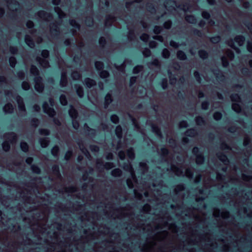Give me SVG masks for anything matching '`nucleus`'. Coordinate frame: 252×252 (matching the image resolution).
<instances>
[{
	"label": "nucleus",
	"instance_id": "1",
	"mask_svg": "<svg viewBox=\"0 0 252 252\" xmlns=\"http://www.w3.org/2000/svg\"><path fill=\"white\" fill-rule=\"evenodd\" d=\"M172 170L178 176H186L189 178H191L192 176V173L190 169L185 170L183 168L173 167Z\"/></svg>",
	"mask_w": 252,
	"mask_h": 252
},
{
	"label": "nucleus",
	"instance_id": "2",
	"mask_svg": "<svg viewBox=\"0 0 252 252\" xmlns=\"http://www.w3.org/2000/svg\"><path fill=\"white\" fill-rule=\"evenodd\" d=\"M41 55L43 57V59H37V61L39 62V63L41 64V65L43 67H47L49 66V63L48 61L46 60V58H47L48 57V51L47 50H43L42 52Z\"/></svg>",
	"mask_w": 252,
	"mask_h": 252
},
{
	"label": "nucleus",
	"instance_id": "3",
	"mask_svg": "<svg viewBox=\"0 0 252 252\" xmlns=\"http://www.w3.org/2000/svg\"><path fill=\"white\" fill-rule=\"evenodd\" d=\"M41 78L39 77H36L34 78L35 89L38 92H41L43 89V86L41 83Z\"/></svg>",
	"mask_w": 252,
	"mask_h": 252
},
{
	"label": "nucleus",
	"instance_id": "4",
	"mask_svg": "<svg viewBox=\"0 0 252 252\" xmlns=\"http://www.w3.org/2000/svg\"><path fill=\"white\" fill-rule=\"evenodd\" d=\"M43 109L44 112L50 116L53 117L55 114L54 110L50 107H48V104L46 102L43 105Z\"/></svg>",
	"mask_w": 252,
	"mask_h": 252
},
{
	"label": "nucleus",
	"instance_id": "5",
	"mask_svg": "<svg viewBox=\"0 0 252 252\" xmlns=\"http://www.w3.org/2000/svg\"><path fill=\"white\" fill-rule=\"evenodd\" d=\"M16 100L18 104V107H19V110L21 111H22L23 112H25V106H24V105L23 103L22 98L20 96H18L16 97Z\"/></svg>",
	"mask_w": 252,
	"mask_h": 252
},
{
	"label": "nucleus",
	"instance_id": "6",
	"mask_svg": "<svg viewBox=\"0 0 252 252\" xmlns=\"http://www.w3.org/2000/svg\"><path fill=\"white\" fill-rule=\"evenodd\" d=\"M3 111L5 113H11L13 111V106L10 104L5 105L3 107Z\"/></svg>",
	"mask_w": 252,
	"mask_h": 252
},
{
	"label": "nucleus",
	"instance_id": "7",
	"mask_svg": "<svg viewBox=\"0 0 252 252\" xmlns=\"http://www.w3.org/2000/svg\"><path fill=\"white\" fill-rule=\"evenodd\" d=\"M85 84L88 88H91L95 84V82L90 78H87L85 80Z\"/></svg>",
	"mask_w": 252,
	"mask_h": 252
},
{
	"label": "nucleus",
	"instance_id": "8",
	"mask_svg": "<svg viewBox=\"0 0 252 252\" xmlns=\"http://www.w3.org/2000/svg\"><path fill=\"white\" fill-rule=\"evenodd\" d=\"M175 2L171 0H168L165 3V7L166 9L171 10L170 7H173L174 8Z\"/></svg>",
	"mask_w": 252,
	"mask_h": 252
},
{
	"label": "nucleus",
	"instance_id": "9",
	"mask_svg": "<svg viewBox=\"0 0 252 252\" xmlns=\"http://www.w3.org/2000/svg\"><path fill=\"white\" fill-rule=\"evenodd\" d=\"M69 114L72 119H75L77 117V112L72 106L70 107L69 110Z\"/></svg>",
	"mask_w": 252,
	"mask_h": 252
},
{
	"label": "nucleus",
	"instance_id": "10",
	"mask_svg": "<svg viewBox=\"0 0 252 252\" xmlns=\"http://www.w3.org/2000/svg\"><path fill=\"white\" fill-rule=\"evenodd\" d=\"M235 41L237 42L239 46H241L243 44L245 38L242 36H238L235 38Z\"/></svg>",
	"mask_w": 252,
	"mask_h": 252
},
{
	"label": "nucleus",
	"instance_id": "11",
	"mask_svg": "<svg viewBox=\"0 0 252 252\" xmlns=\"http://www.w3.org/2000/svg\"><path fill=\"white\" fill-rule=\"evenodd\" d=\"M25 42L30 47L32 48L34 46V44L32 40L31 37L29 35H26L25 37Z\"/></svg>",
	"mask_w": 252,
	"mask_h": 252
},
{
	"label": "nucleus",
	"instance_id": "12",
	"mask_svg": "<svg viewBox=\"0 0 252 252\" xmlns=\"http://www.w3.org/2000/svg\"><path fill=\"white\" fill-rule=\"evenodd\" d=\"M124 169L126 170H127L129 172L131 177L134 181H135V178L134 176L133 171L132 168V167L130 165H127L126 166H124Z\"/></svg>",
	"mask_w": 252,
	"mask_h": 252
},
{
	"label": "nucleus",
	"instance_id": "13",
	"mask_svg": "<svg viewBox=\"0 0 252 252\" xmlns=\"http://www.w3.org/2000/svg\"><path fill=\"white\" fill-rule=\"evenodd\" d=\"M67 83V79L66 76L63 74H62L61 79L60 81V85L62 87H64Z\"/></svg>",
	"mask_w": 252,
	"mask_h": 252
},
{
	"label": "nucleus",
	"instance_id": "14",
	"mask_svg": "<svg viewBox=\"0 0 252 252\" xmlns=\"http://www.w3.org/2000/svg\"><path fill=\"white\" fill-rule=\"evenodd\" d=\"M122 174V171L119 169H115L112 171L111 174L114 177L120 176Z\"/></svg>",
	"mask_w": 252,
	"mask_h": 252
},
{
	"label": "nucleus",
	"instance_id": "15",
	"mask_svg": "<svg viewBox=\"0 0 252 252\" xmlns=\"http://www.w3.org/2000/svg\"><path fill=\"white\" fill-rule=\"evenodd\" d=\"M116 134L118 138H121L122 134V129L120 126H117L116 128Z\"/></svg>",
	"mask_w": 252,
	"mask_h": 252
},
{
	"label": "nucleus",
	"instance_id": "16",
	"mask_svg": "<svg viewBox=\"0 0 252 252\" xmlns=\"http://www.w3.org/2000/svg\"><path fill=\"white\" fill-rule=\"evenodd\" d=\"M186 19L188 22L190 23H194L196 21L194 17L191 15H187L186 17Z\"/></svg>",
	"mask_w": 252,
	"mask_h": 252
},
{
	"label": "nucleus",
	"instance_id": "17",
	"mask_svg": "<svg viewBox=\"0 0 252 252\" xmlns=\"http://www.w3.org/2000/svg\"><path fill=\"white\" fill-rule=\"evenodd\" d=\"M232 108L233 110L236 112H239L241 110V108L240 105L236 103H233L232 105Z\"/></svg>",
	"mask_w": 252,
	"mask_h": 252
},
{
	"label": "nucleus",
	"instance_id": "18",
	"mask_svg": "<svg viewBox=\"0 0 252 252\" xmlns=\"http://www.w3.org/2000/svg\"><path fill=\"white\" fill-rule=\"evenodd\" d=\"M177 57L180 60H185L186 59V56L184 52L179 51L177 53Z\"/></svg>",
	"mask_w": 252,
	"mask_h": 252
},
{
	"label": "nucleus",
	"instance_id": "19",
	"mask_svg": "<svg viewBox=\"0 0 252 252\" xmlns=\"http://www.w3.org/2000/svg\"><path fill=\"white\" fill-rule=\"evenodd\" d=\"M41 146L45 148L48 145L49 142L46 139H40L39 141Z\"/></svg>",
	"mask_w": 252,
	"mask_h": 252
},
{
	"label": "nucleus",
	"instance_id": "20",
	"mask_svg": "<svg viewBox=\"0 0 252 252\" xmlns=\"http://www.w3.org/2000/svg\"><path fill=\"white\" fill-rule=\"evenodd\" d=\"M112 101L111 96L109 94H108L105 98V103L106 105L109 104Z\"/></svg>",
	"mask_w": 252,
	"mask_h": 252
},
{
	"label": "nucleus",
	"instance_id": "21",
	"mask_svg": "<svg viewBox=\"0 0 252 252\" xmlns=\"http://www.w3.org/2000/svg\"><path fill=\"white\" fill-rule=\"evenodd\" d=\"M196 161L197 164H201L204 161V158L201 155H198L196 157Z\"/></svg>",
	"mask_w": 252,
	"mask_h": 252
},
{
	"label": "nucleus",
	"instance_id": "22",
	"mask_svg": "<svg viewBox=\"0 0 252 252\" xmlns=\"http://www.w3.org/2000/svg\"><path fill=\"white\" fill-rule=\"evenodd\" d=\"M60 102L61 104L63 105H65L67 104V100L65 95H61L60 98Z\"/></svg>",
	"mask_w": 252,
	"mask_h": 252
},
{
	"label": "nucleus",
	"instance_id": "23",
	"mask_svg": "<svg viewBox=\"0 0 252 252\" xmlns=\"http://www.w3.org/2000/svg\"><path fill=\"white\" fill-rule=\"evenodd\" d=\"M76 92L79 97H81L83 96V91L82 88L81 87H76Z\"/></svg>",
	"mask_w": 252,
	"mask_h": 252
},
{
	"label": "nucleus",
	"instance_id": "24",
	"mask_svg": "<svg viewBox=\"0 0 252 252\" xmlns=\"http://www.w3.org/2000/svg\"><path fill=\"white\" fill-rule=\"evenodd\" d=\"M71 76L74 80H77L80 78V75L77 71L73 72Z\"/></svg>",
	"mask_w": 252,
	"mask_h": 252
},
{
	"label": "nucleus",
	"instance_id": "25",
	"mask_svg": "<svg viewBox=\"0 0 252 252\" xmlns=\"http://www.w3.org/2000/svg\"><path fill=\"white\" fill-rule=\"evenodd\" d=\"M21 148L22 151L24 152H27L28 150V145L25 142H21Z\"/></svg>",
	"mask_w": 252,
	"mask_h": 252
},
{
	"label": "nucleus",
	"instance_id": "26",
	"mask_svg": "<svg viewBox=\"0 0 252 252\" xmlns=\"http://www.w3.org/2000/svg\"><path fill=\"white\" fill-rule=\"evenodd\" d=\"M2 148L5 151H8L10 148L9 143L7 141L4 142L2 144Z\"/></svg>",
	"mask_w": 252,
	"mask_h": 252
},
{
	"label": "nucleus",
	"instance_id": "27",
	"mask_svg": "<svg viewBox=\"0 0 252 252\" xmlns=\"http://www.w3.org/2000/svg\"><path fill=\"white\" fill-rule=\"evenodd\" d=\"M162 54L163 57L165 58H168L169 57L170 53L168 50H167L166 49H164L162 51Z\"/></svg>",
	"mask_w": 252,
	"mask_h": 252
},
{
	"label": "nucleus",
	"instance_id": "28",
	"mask_svg": "<svg viewBox=\"0 0 252 252\" xmlns=\"http://www.w3.org/2000/svg\"><path fill=\"white\" fill-rule=\"evenodd\" d=\"M199 55L200 58L204 59L207 57L208 54L207 52L204 51H200L199 52Z\"/></svg>",
	"mask_w": 252,
	"mask_h": 252
},
{
	"label": "nucleus",
	"instance_id": "29",
	"mask_svg": "<svg viewBox=\"0 0 252 252\" xmlns=\"http://www.w3.org/2000/svg\"><path fill=\"white\" fill-rule=\"evenodd\" d=\"M127 156L130 159H133L134 157V154L132 149H129L127 151Z\"/></svg>",
	"mask_w": 252,
	"mask_h": 252
},
{
	"label": "nucleus",
	"instance_id": "30",
	"mask_svg": "<svg viewBox=\"0 0 252 252\" xmlns=\"http://www.w3.org/2000/svg\"><path fill=\"white\" fill-rule=\"evenodd\" d=\"M231 98L233 101L239 102L240 100V97L237 94L232 95Z\"/></svg>",
	"mask_w": 252,
	"mask_h": 252
},
{
	"label": "nucleus",
	"instance_id": "31",
	"mask_svg": "<svg viewBox=\"0 0 252 252\" xmlns=\"http://www.w3.org/2000/svg\"><path fill=\"white\" fill-rule=\"evenodd\" d=\"M9 63H10L11 66L14 67L16 64V61L15 58L14 57L10 58Z\"/></svg>",
	"mask_w": 252,
	"mask_h": 252
},
{
	"label": "nucleus",
	"instance_id": "32",
	"mask_svg": "<svg viewBox=\"0 0 252 252\" xmlns=\"http://www.w3.org/2000/svg\"><path fill=\"white\" fill-rule=\"evenodd\" d=\"M221 114L219 112H216L214 114V118L216 120H219L221 118Z\"/></svg>",
	"mask_w": 252,
	"mask_h": 252
},
{
	"label": "nucleus",
	"instance_id": "33",
	"mask_svg": "<svg viewBox=\"0 0 252 252\" xmlns=\"http://www.w3.org/2000/svg\"><path fill=\"white\" fill-rule=\"evenodd\" d=\"M111 121L115 124H117L119 122V118L118 116L115 115H112L111 116Z\"/></svg>",
	"mask_w": 252,
	"mask_h": 252
},
{
	"label": "nucleus",
	"instance_id": "34",
	"mask_svg": "<svg viewBox=\"0 0 252 252\" xmlns=\"http://www.w3.org/2000/svg\"><path fill=\"white\" fill-rule=\"evenodd\" d=\"M109 73L106 71H102L100 72V76L102 78H106L108 76Z\"/></svg>",
	"mask_w": 252,
	"mask_h": 252
},
{
	"label": "nucleus",
	"instance_id": "35",
	"mask_svg": "<svg viewBox=\"0 0 252 252\" xmlns=\"http://www.w3.org/2000/svg\"><path fill=\"white\" fill-rule=\"evenodd\" d=\"M59 151V148L57 146H55L52 150L51 152L53 156H57Z\"/></svg>",
	"mask_w": 252,
	"mask_h": 252
},
{
	"label": "nucleus",
	"instance_id": "36",
	"mask_svg": "<svg viewBox=\"0 0 252 252\" xmlns=\"http://www.w3.org/2000/svg\"><path fill=\"white\" fill-rule=\"evenodd\" d=\"M22 88L25 90H28L30 88V85L28 82H24L22 84Z\"/></svg>",
	"mask_w": 252,
	"mask_h": 252
},
{
	"label": "nucleus",
	"instance_id": "37",
	"mask_svg": "<svg viewBox=\"0 0 252 252\" xmlns=\"http://www.w3.org/2000/svg\"><path fill=\"white\" fill-rule=\"evenodd\" d=\"M38 69L35 66L33 65L32 66L31 68V73L32 74L35 75L38 73Z\"/></svg>",
	"mask_w": 252,
	"mask_h": 252
},
{
	"label": "nucleus",
	"instance_id": "38",
	"mask_svg": "<svg viewBox=\"0 0 252 252\" xmlns=\"http://www.w3.org/2000/svg\"><path fill=\"white\" fill-rule=\"evenodd\" d=\"M95 66L97 69H100L103 66L102 63L100 62H96L95 63Z\"/></svg>",
	"mask_w": 252,
	"mask_h": 252
},
{
	"label": "nucleus",
	"instance_id": "39",
	"mask_svg": "<svg viewBox=\"0 0 252 252\" xmlns=\"http://www.w3.org/2000/svg\"><path fill=\"white\" fill-rule=\"evenodd\" d=\"M31 168H32V171L33 172L36 173H39L40 172V169L37 166L32 165Z\"/></svg>",
	"mask_w": 252,
	"mask_h": 252
},
{
	"label": "nucleus",
	"instance_id": "40",
	"mask_svg": "<svg viewBox=\"0 0 252 252\" xmlns=\"http://www.w3.org/2000/svg\"><path fill=\"white\" fill-rule=\"evenodd\" d=\"M195 134V130L194 129H190L186 132L187 136H193Z\"/></svg>",
	"mask_w": 252,
	"mask_h": 252
},
{
	"label": "nucleus",
	"instance_id": "41",
	"mask_svg": "<svg viewBox=\"0 0 252 252\" xmlns=\"http://www.w3.org/2000/svg\"><path fill=\"white\" fill-rule=\"evenodd\" d=\"M143 54L144 56L145 57H149L150 56L151 54V52L149 49L146 48L145 50L143 51Z\"/></svg>",
	"mask_w": 252,
	"mask_h": 252
},
{
	"label": "nucleus",
	"instance_id": "42",
	"mask_svg": "<svg viewBox=\"0 0 252 252\" xmlns=\"http://www.w3.org/2000/svg\"><path fill=\"white\" fill-rule=\"evenodd\" d=\"M72 125L73 127L76 129L79 127V124L78 122L75 120V119H72Z\"/></svg>",
	"mask_w": 252,
	"mask_h": 252
},
{
	"label": "nucleus",
	"instance_id": "43",
	"mask_svg": "<svg viewBox=\"0 0 252 252\" xmlns=\"http://www.w3.org/2000/svg\"><path fill=\"white\" fill-rule=\"evenodd\" d=\"M140 38L142 40L146 42L149 38V35L147 34H143L141 36Z\"/></svg>",
	"mask_w": 252,
	"mask_h": 252
},
{
	"label": "nucleus",
	"instance_id": "44",
	"mask_svg": "<svg viewBox=\"0 0 252 252\" xmlns=\"http://www.w3.org/2000/svg\"><path fill=\"white\" fill-rule=\"evenodd\" d=\"M142 69V67L141 66H137L133 68V71L134 73H137L139 71L141 70Z\"/></svg>",
	"mask_w": 252,
	"mask_h": 252
},
{
	"label": "nucleus",
	"instance_id": "45",
	"mask_svg": "<svg viewBox=\"0 0 252 252\" xmlns=\"http://www.w3.org/2000/svg\"><path fill=\"white\" fill-rule=\"evenodd\" d=\"M211 40L213 43H218L220 40V37L219 36L212 37Z\"/></svg>",
	"mask_w": 252,
	"mask_h": 252
},
{
	"label": "nucleus",
	"instance_id": "46",
	"mask_svg": "<svg viewBox=\"0 0 252 252\" xmlns=\"http://www.w3.org/2000/svg\"><path fill=\"white\" fill-rule=\"evenodd\" d=\"M39 132L41 134L47 135L49 134V131L47 129H40Z\"/></svg>",
	"mask_w": 252,
	"mask_h": 252
},
{
	"label": "nucleus",
	"instance_id": "47",
	"mask_svg": "<svg viewBox=\"0 0 252 252\" xmlns=\"http://www.w3.org/2000/svg\"><path fill=\"white\" fill-rule=\"evenodd\" d=\"M164 26L166 29H169L171 26V22L169 21L165 22Z\"/></svg>",
	"mask_w": 252,
	"mask_h": 252
},
{
	"label": "nucleus",
	"instance_id": "48",
	"mask_svg": "<svg viewBox=\"0 0 252 252\" xmlns=\"http://www.w3.org/2000/svg\"><path fill=\"white\" fill-rule=\"evenodd\" d=\"M114 166L113 164L111 162H107L105 164V167L107 169L112 168Z\"/></svg>",
	"mask_w": 252,
	"mask_h": 252
},
{
	"label": "nucleus",
	"instance_id": "49",
	"mask_svg": "<svg viewBox=\"0 0 252 252\" xmlns=\"http://www.w3.org/2000/svg\"><path fill=\"white\" fill-rule=\"evenodd\" d=\"M179 126L180 127H186L188 126V124L186 121H183L180 122Z\"/></svg>",
	"mask_w": 252,
	"mask_h": 252
},
{
	"label": "nucleus",
	"instance_id": "50",
	"mask_svg": "<svg viewBox=\"0 0 252 252\" xmlns=\"http://www.w3.org/2000/svg\"><path fill=\"white\" fill-rule=\"evenodd\" d=\"M222 63L223 66H226L228 65V62L225 57L221 58Z\"/></svg>",
	"mask_w": 252,
	"mask_h": 252
},
{
	"label": "nucleus",
	"instance_id": "51",
	"mask_svg": "<svg viewBox=\"0 0 252 252\" xmlns=\"http://www.w3.org/2000/svg\"><path fill=\"white\" fill-rule=\"evenodd\" d=\"M202 17L205 19H208L210 17V14L207 12L204 11L202 13Z\"/></svg>",
	"mask_w": 252,
	"mask_h": 252
},
{
	"label": "nucleus",
	"instance_id": "52",
	"mask_svg": "<svg viewBox=\"0 0 252 252\" xmlns=\"http://www.w3.org/2000/svg\"><path fill=\"white\" fill-rule=\"evenodd\" d=\"M161 31V28L159 27L156 26L154 29V32L156 33H158Z\"/></svg>",
	"mask_w": 252,
	"mask_h": 252
},
{
	"label": "nucleus",
	"instance_id": "53",
	"mask_svg": "<svg viewBox=\"0 0 252 252\" xmlns=\"http://www.w3.org/2000/svg\"><path fill=\"white\" fill-rule=\"evenodd\" d=\"M208 103L207 102H203L202 103V108L203 109H207L208 107Z\"/></svg>",
	"mask_w": 252,
	"mask_h": 252
},
{
	"label": "nucleus",
	"instance_id": "54",
	"mask_svg": "<svg viewBox=\"0 0 252 252\" xmlns=\"http://www.w3.org/2000/svg\"><path fill=\"white\" fill-rule=\"evenodd\" d=\"M196 122L198 125H200L203 122V119L201 117H197L196 119Z\"/></svg>",
	"mask_w": 252,
	"mask_h": 252
},
{
	"label": "nucleus",
	"instance_id": "55",
	"mask_svg": "<svg viewBox=\"0 0 252 252\" xmlns=\"http://www.w3.org/2000/svg\"><path fill=\"white\" fill-rule=\"evenodd\" d=\"M247 49L250 52H252V44L250 42H248L247 44Z\"/></svg>",
	"mask_w": 252,
	"mask_h": 252
},
{
	"label": "nucleus",
	"instance_id": "56",
	"mask_svg": "<svg viewBox=\"0 0 252 252\" xmlns=\"http://www.w3.org/2000/svg\"><path fill=\"white\" fill-rule=\"evenodd\" d=\"M27 26L29 28H32L33 27V23L32 21H28L27 23Z\"/></svg>",
	"mask_w": 252,
	"mask_h": 252
},
{
	"label": "nucleus",
	"instance_id": "57",
	"mask_svg": "<svg viewBox=\"0 0 252 252\" xmlns=\"http://www.w3.org/2000/svg\"><path fill=\"white\" fill-rule=\"evenodd\" d=\"M71 155H72V153L71 152H70V151L67 152L65 154V158L67 160L68 159Z\"/></svg>",
	"mask_w": 252,
	"mask_h": 252
},
{
	"label": "nucleus",
	"instance_id": "58",
	"mask_svg": "<svg viewBox=\"0 0 252 252\" xmlns=\"http://www.w3.org/2000/svg\"><path fill=\"white\" fill-rule=\"evenodd\" d=\"M136 78L135 77H131L130 80V85H132L136 82Z\"/></svg>",
	"mask_w": 252,
	"mask_h": 252
},
{
	"label": "nucleus",
	"instance_id": "59",
	"mask_svg": "<svg viewBox=\"0 0 252 252\" xmlns=\"http://www.w3.org/2000/svg\"><path fill=\"white\" fill-rule=\"evenodd\" d=\"M119 156L121 159H123L125 157V153L123 152H120L119 153Z\"/></svg>",
	"mask_w": 252,
	"mask_h": 252
},
{
	"label": "nucleus",
	"instance_id": "60",
	"mask_svg": "<svg viewBox=\"0 0 252 252\" xmlns=\"http://www.w3.org/2000/svg\"><path fill=\"white\" fill-rule=\"evenodd\" d=\"M170 45L171 46L175 47V48L178 47V45L177 44V43L173 41H171L170 42Z\"/></svg>",
	"mask_w": 252,
	"mask_h": 252
},
{
	"label": "nucleus",
	"instance_id": "61",
	"mask_svg": "<svg viewBox=\"0 0 252 252\" xmlns=\"http://www.w3.org/2000/svg\"><path fill=\"white\" fill-rule=\"evenodd\" d=\"M156 46V42L155 41H151L150 43V47L151 48H154Z\"/></svg>",
	"mask_w": 252,
	"mask_h": 252
},
{
	"label": "nucleus",
	"instance_id": "62",
	"mask_svg": "<svg viewBox=\"0 0 252 252\" xmlns=\"http://www.w3.org/2000/svg\"><path fill=\"white\" fill-rule=\"evenodd\" d=\"M194 76L195 77L196 80L198 81H200V79H199V74L197 72H195L194 73Z\"/></svg>",
	"mask_w": 252,
	"mask_h": 252
},
{
	"label": "nucleus",
	"instance_id": "63",
	"mask_svg": "<svg viewBox=\"0 0 252 252\" xmlns=\"http://www.w3.org/2000/svg\"><path fill=\"white\" fill-rule=\"evenodd\" d=\"M32 161V158H29L26 159V162L28 164H31Z\"/></svg>",
	"mask_w": 252,
	"mask_h": 252
},
{
	"label": "nucleus",
	"instance_id": "64",
	"mask_svg": "<svg viewBox=\"0 0 252 252\" xmlns=\"http://www.w3.org/2000/svg\"><path fill=\"white\" fill-rule=\"evenodd\" d=\"M33 109L35 111H38L40 110V107L38 105H34L33 106Z\"/></svg>",
	"mask_w": 252,
	"mask_h": 252
}]
</instances>
